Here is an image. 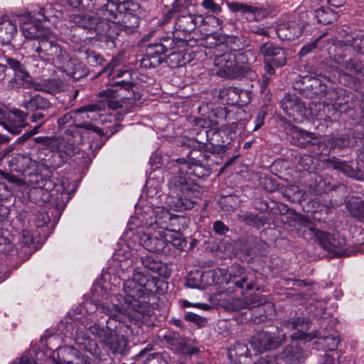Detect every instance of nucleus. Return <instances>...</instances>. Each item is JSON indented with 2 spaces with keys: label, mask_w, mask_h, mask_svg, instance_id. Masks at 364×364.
<instances>
[{
  "label": "nucleus",
  "mask_w": 364,
  "mask_h": 364,
  "mask_svg": "<svg viewBox=\"0 0 364 364\" xmlns=\"http://www.w3.org/2000/svg\"><path fill=\"white\" fill-rule=\"evenodd\" d=\"M324 35L325 34H323L322 36L314 40L313 42L304 46L299 52V55L301 56H305L308 55L309 53H311L314 49H315L317 47L318 42L324 36Z\"/></svg>",
  "instance_id": "obj_53"
},
{
  "label": "nucleus",
  "mask_w": 364,
  "mask_h": 364,
  "mask_svg": "<svg viewBox=\"0 0 364 364\" xmlns=\"http://www.w3.org/2000/svg\"><path fill=\"white\" fill-rule=\"evenodd\" d=\"M28 117V112L14 108L9 111L3 127L11 133L18 134L27 125L26 120Z\"/></svg>",
  "instance_id": "obj_18"
},
{
  "label": "nucleus",
  "mask_w": 364,
  "mask_h": 364,
  "mask_svg": "<svg viewBox=\"0 0 364 364\" xmlns=\"http://www.w3.org/2000/svg\"><path fill=\"white\" fill-rule=\"evenodd\" d=\"M173 217H181L183 218L184 220L183 221H179V220H177L176 222H174V224L173 225H169V228L170 229H172L174 231H178V232H181V227L183 228V227H186L187 226V224H186V218L183 216V215H173Z\"/></svg>",
  "instance_id": "obj_60"
},
{
  "label": "nucleus",
  "mask_w": 364,
  "mask_h": 364,
  "mask_svg": "<svg viewBox=\"0 0 364 364\" xmlns=\"http://www.w3.org/2000/svg\"><path fill=\"white\" fill-rule=\"evenodd\" d=\"M17 32L16 25L11 19L0 17V43L9 44Z\"/></svg>",
  "instance_id": "obj_32"
},
{
  "label": "nucleus",
  "mask_w": 364,
  "mask_h": 364,
  "mask_svg": "<svg viewBox=\"0 0 364 364\" xmlns=\"http://www.w3.org/2000/svg\"><path fill=\"white\" fill-rule=\"evenodd\" d=\"M79 352L75 348L64 346L57 349V360L59 364H72Z\"/></svg>",
  "instance_id": "obj_35"
},
{
  "label": "nucleus",
  "mask_w": 364,
  "mask_h": 364,
  "mask_svg": "<svg viewBox=\"0 0 364 364\" xmlns=\"http://www.w3.org/2000/svg\"><path fill=\"white\" fill-rule=\"evenodd\" d=\"M0 176L1 179H5L11 184L17 186H21L24 184V181L22 178L10 173L9 172L0 170Z\"/></svg>",
  "instance_id": "obj_51"
},
{
  "label": "nucleus",
  "mask_w": 364,
  "mask_h": 364,
  "mask_svg": "<svg viewBox=\"0 0 364 364\" xmlns=\"http://www.w3.org/2000/svg\"><path fill=\"white\" fill-rule=\"evenodd\" d=\"M325 346L327 350L333 351L337 349L340 339L337 336H328L324 337Z\"/></svg>",
  "instance_id": "obj_52"
},
{
  "label": "nucleus",
  "mask_w": 364,
  "mask_h": 364,
  "mask_svg": "<svg viewBox=\"0 0 364 364\" xmlns=\"http://www.w3.org/2000/svg\"><path fill=\"white\" fill-rule=\"evenodd\" d=\"M227 5L232 12H240L242 14H246L247 15V18L252 20L256 19L257 16L262 12V9L257 6H252L237 1L229 2Z\"/></svg>",
  "instance_id": "obj_34"
},
{
  "label": "nucleus",
  "mask_w": 364,
  "mask_h": 364,
  "mask_svg": "<svg viewBox=\"0 0 364 364\" xmlns=\"http://www.w3.org/2000/svg\"><path fill=\"white\" fill-rule=\"evenodd\" d=\"M82 54L83 59L93 67L101 65L104 61L103 57L100 53L92 50H85Z\"/></svg>",
  "instance_id": "obj_43"
},
{
  "label": "nucleus",
  "mask_w": 364,
  "mask_h": 364,
  "mask_svg": "<svg viewBox=\"0 0 364 364\" xmlns=\"http://www.w3.org/2000/svg\"><path fill=\"white\" fill-rule=\"evenodd\" d=\"M214 231L219 235H225L228 232V227L225 225L223 222L217 220L213 224Z\"/></svg>",
  "instance_id": "obj_56"
},
{
  "label": "nucleus",
  "mask_w": 364,
  "mask_h": 364,
  "mask_svg": "<svg viewBox=\"0 0 364 364\" xmlns=\"http://www.w3.org/2000/svg\"><path fill=\"white\" fill-rule=\"evenodd\" d=\"M259 53L264 62H272L276 67H282L287 63V51L275 43L267 41L259 48Z\"/></svg>",
  "instance_id": "obj_16"
},
{
  "label": "nucleus",
  "mask_w": 364,
  "mask_h": 364,
  "mask_svg": "<svg viewBox=\"0 0 364 364\" xmlns=\"http://www.w3.org/2000/svg\"><path fill=\"white\" fill-rule=\"evenodd\" d=\"M346 207L352 217L358 220L364 219V202L363 200H349Z\"/></svg>",
  "instance_id": "obj_41"
},
{
  "label": "nucleus",
  "mask_w": 364,
  "mask_h": 364,
  "mask_svg": "<svg viewBox=\"0 0 364 364\" xmlns=\"http://www.w3.org/2000/svg\"><path fill=\"white\" fill-rule=\"evenodd\" d=\"M281 107L288 116L291 117L294 112L301 111L302 105L295 96L287 95L281 101Z\"/></svg>",
  "instance_id": "obj_36"
},
{
  "label": "nucleus",
  "mask_w": 364,
  "mask_h": 364,
  "mask_svg": "<svg viewBox=\"0 0 364 364\" xmlns=\"http://www.w3.org/2000/svg\"><path fill=\"white\" fill-rule=\"evenodd\" d=\"M214 65L218 67L217 74L222 77L235 78L240 74V68L236 61L235 54L226 52L216 55Z\"/></svg>",
  "instance_id": "obj_13"
},
{
  "label": "nucleus",
  "mask_w": 364,
  "mask_h": 364,
  "mask_svg": "<svg viewBox=\"0 0 364 364\" xmlns=\"http://www.w3.org/2000/svg\"><path fill=\"white\" fill-rule=\"evenodd\" d=\"M159 280L144 273L139 267L133 268L132 277L123 283L124 303L112 306L105 304H95L87 301L85 308L90 312L100 310L109 316L106 327L94 324L90 327L92 334L97 336L105 346L114 354L126 355L129 348L127 336L129 335L141 336L139 342H144L143 329L132 321L144 322L151 314L152 308L149 302V295L158 285Z\"/></svg>",
  "instance_id": "obj_1"
},
{
  "label": "nucleus",
  "mask_w": 364,
  "mask_h": 364,
  "mask_svg": "<svg viewBox=\"0 0 364 364\" xmlns=\"http://www.w3.org/2000/svg\"><path fill=\"white\" fill-rule=\"evenodd\" d=\"M46 153H44L46 157L41 158L39 156V159L43 166L48 169L50 172L62 166L66 161V157L60 151H53L46 149Z\"/></svg>",
  "instance_id": "obj_29"
},
{
  "label": "nucleus",
  "mask_w": 364,
  "mask_h": 364,
  "mask_svg": "<svg viewBox=\"0 0 364 364\" xmlns=\"http://www.w3.org/2000/svg\"><path fill=\"white\" fill-rule=\"evenodd\" d=\"M240 218L246 225L257 229L263 227L267 223V217L262 213H247L241 215Z\"/></svg>",
  "instance_id": "obj_39"
},
{
  "label": "nucleus",
  "mask_w": 364,
  "mask_h": 364,
  "mask_svg": "<svg viewBox=\"0 0 364 364\" xmlns=\"http://www.w3.org/2000/svg\"><path fill=\"white\" fill-rule=\"evenodd\" d=\"M304 359V353L296 342L286 346L281 353L265 358L267 364H300Z\"/></svg>",
  "instance_id": "obj_12"
},
{
  "label": "nucleus",
  "mask_w": 364,
  "mask_h": 364,
  "mask_svg": "<svg viewBox=\"0 0 364 364\" xmlns=\"http://www.w3.org/2000/svg\"><path fill=\"white\" fill-rule=\"evenodd\" d=\"M84 136L83 132L73 128L65 130L63 139L60 142V151L70 156L77 154Z\"/></svg>",
  "instance_id": "obj_17"
},
{
  "label": "nucleus",
  "mask_w": 364,
  "mask_h": 364,
  "mask_svg": "<svg viewBox=\"0 0 364 364\" xmlns=\"http://www.w3.org/2000/svg\"><path fill=\"white\" fill-rule=\"evenodd\" d=\"M50 221V217L46 213L38 212L36 215V225L38 227L44 226L47 225Z\"/></svg>",
  "instance_id": "obj_55"
},
{
  "label": "nucleus",
  "mask_w": 364,
  "mask_h": 364,
  "mask_svg": "<svg viewBox=\"0 0 364 364\" xmlns=\"http://www.w3.org/2000/svg\"><path fill=\"white\" fill-rule=\"evenodd\" d=\"M55 204L56 215L59 217L65 207V203L63 201L62 198H57Z\"/></svg>",
  "instance_id": "obj_61"
},
{
  "label": "nucleus",
  "mask_w": 364,
  "mask_h": 364,
  "mask_svg": "<svg viewBox=\"0 0 364 364\" xmlns=\"http://www.w3.org/2000/svg\"><path fill=\"white\" fill-rule=\"evenodd\" d=\"M126 1L127 0L122 3L118 9V16H122V19L121 22H119V23L117 24L119 31H123L127 33H132L135 31L139 25V18L131 13L123 14L120 11L122 7L125 9Z\"/></svg>",
  "instance_id": "obj_28"
},
{
  "label": "nucleus",
  "mask_w": 364,
  "mask_h": 364,
  "mask_svg": "<svg viewBox=\"0 0 364 364\" xmlns=\"http://www.w3.org/2000/svg\"><path fill=\"white\" fill-rule=\"evenodd\" d=\"M249 350L245 343H236L229 350L228 356L230 359H239L240 364H247V359Z\"/></svg>",
  "instance_id": "obj_37"
},
{
  "label": "nucleus",
  "mask_w": 364,
  "mask_h": 364,
  "mask_svg": "<svg viewBox=\"0 0 364 364\" xmlns=\"http://www.w3.org/2000/svg\"><path fill=\"white\" fill-rule=\"evenodd\" d=\"M324 102H323V110L325 112L326 109H328L330 112L331 109L333 111L336 109L337 108L335 107L337 104L341 105V102H337L339 99L338 92L336 90L331 89L328 90L324 95Z\"/></svg>",
  "instance_id": "obj_42"
},
{
  "label": "nucleus",
  "mask_w": 364,
  "mask_h": 364,
  "mask_svg": "<svg viewBox=\"0 0 364 364\" xmlns=\"http://www.w3.org/2000/svg\"><path fill=\"white\" fill-rule=\"evenodd\" d=\"M304 26V21L295 15L291 19L278 25L277 33L281 40L294 41L301 36Z\"/></svg>",
  "instance_id": "obj_15"
},
{
  "label": "nucleus",
  "mask_w": 364,
  "mask_h": 364,
  "mask_svg": "<svg viewBox=\"0 0 364 364\" xmlns=\"http://www.w3.org/2000/svg\"><path fill=\"white\" fill-rule=\"evenodd\" d=\"M288 126L291 127L290 131L294 143L299 147H306L311 144L312 139H316V134L314 132L305 131L291 124H288Z\"/></svg>",
  "instance_id": "obj_33"
},
{
  "label": "nucleus",
  "mask_w": 364,
  "mask_h": 364,
  "mask_svg": "<svg viewBox=\"0 0 364 364\" xmlns=\"http://www.w3.org/2000/svg\"><path fill=\"white\" fill-rule=\"evenodd\" d=\"M60 89V83L55 80H48L43 84L38 85L36 90L43 91L50 95H55Z\"/></svg>",
  "instance_id": "obj_45"
},
{
  "label": "nucleus",
  "mask_w": 364,
  "mask_h": 364,
  "mask_svg": "<svg viewBox=\"0 0 364 364\" xmlns=\"http://www.w3.org/2000/svg\"><path fill=\"white\" fill-rule=\"evenodd\" d=\"M43 111H38L32 112L33 114L31 116L30 119L32 122H39L40 124H43L46 120L44 119L46 115L43 112Z\"/></svg>",
  "instance_id": "obj_58"
},
{
  "label": "nucleus",
  "mask_w": 364,
  "mask_h": 364,
  "mask_svg": "<svg viewBox=\"0 0 364 364\" xmlns=\"http://www.w3.org/2000/svg\"><path fill=\"white\" fill-rule=\"evenodd\" d=\"M144 364H168L167 358L159 353H150L146 357Z\"/></svg>",
  "instance_id": "obj_49"
},
{
  "label": "nucleus",
  "mask_w": 364,
  "mask_h": 364,
  "mask_svg": "<svg viewBox=\"0 0 364 364\" xmlns=\"http://www.w3.org/2000/svg\"><path fill=\"white\" fill-rule=\"evenodd\" d=\"M73 111L68 112L58 119V127L61 129H70L74 127Z\"/></svg>",
  "instance_id": "obj_47"
},
{
  "label": "nucleus",
  "mask_w": 364,
  "mask_h": 364,
  "mask_svg": "<svg viewBox=\"0 0 364 364\" xmlns=\"http://www.w3.org/2000/svg\"><path fill=\"white\" fill-rule=\"evenodd\" d=\"M97 110H100L98 105H89L73 111L75 117L74 127L73 128L75 130H79L80 132H83V135L95 133L100 136H103L104 132L102 129L93 125L90 122L91 117L89 115V112H94Z\"/></svg>",
  "instance_id": "obj_9"
},
{
  "label": "nucleus",
  "mask_w": 364,
  "mask_h": 364,
  "mask_svg": "<svg viewBox=\"0 0 364 364\" xmlns=\"http://www.w3.org/2000/svg\"><path fill=\"white\" fill-rule=\"evenodd\" d=\"M314 234L320 245L324 250L340 256L345 254L343 247L346 245V239L338 232L330 234L316 230Z\"/></svg>",
  "instance_id": "obj_14"
},
{
  "label": "nucleus",
  "mask_w": 364,
  "mask_h": 364,
  "mask_svg": "<svg viewBox=\"0 0 364 364\" xmlns=\"http://www.w3.org/2000/svg\"><path fill=\"white\" fill-rule=\"evenodd\" d=\"M4 60L5 63V68L9 67L12 69L16 76L21 77L22 80H26L28 77V73L25 70V67L20 60L10 56H4Z\"/></svg>",
  "instance_id": "obj_38"
},
{
  "label": "nucleus",
  "mask_w": 364,
  "mask_h": 364,
  "mask_svg": "<svg viewBox=\"0 0 364 364\" xmlns=\"http://www.w3.org/2000/svg\"><path fill=\"white\" fill-rule=\"evenodd\" d=\"M176 238L173 240L172 246L178 248V249H182L184 246L185 242L182 239V236L181 233H176Z\"/></svg>",
  "instance_id": "obj_63"
},
{
  "label": "nucleus",
  "mask_w": 364,
  "mask_h": 364,
  "mask_svg": "<svg viewBox=\"0 0 364 364\" xmlns=\"http://www.w3.org/2000/svg\"><path fill=\"white\" fill-rule=\"evenodd\" d=\"M176 46V43L171 36L161 37L158 43L148 46L146 56L142 59L141 63L146 68L157 67L164 61L166 53Z\"/></svg>",
  "instance_id": "obj_6"
},
{
  "label": "nucleus",
  "mask_w": 364,
  "mask_h": 364,
  "mask_svg": "<svg viewBox=\"0 0 364 364\" xmlns=\"http://www.w3.org/2000/svg\"><path fill=\"white\" fill-rule=\"evenodd\" d=\"M31 48L41 60L57 68L67 60L68 53L60 44L57 36L50 31L38 41H34Z\"/></svg>",
  "instance_id": "obj_5"
},
{
  "label": "nucleus",
  "mask_w": 364,
  "mask_h": 364,
  "mask_svg": "<svg viewBox=\"0 0 364 364\" xmlns=\"http://www.w3.org/2000/svg\"><path fill=\"white\" fill-rule=\"evenodd\" d=\"M310 328V323L305 318H293L282 323L281 331L278 328L274 331H262L254 336L252 346L259 353L276 348L284 341L286 334L292 331L289 336L294 340L306 339Z\"/></svg>",
  "instance_id": "obj_3"
},
{
  "label": "nucleus",
  "mask_w": 364,
  "mask_h": 364,
  "mask_svg": "<svg viewBox=\"0 0 364 364\" xmlns=\"http://www.w3.org/2000/svg\"><path fill=\"white\" fill-rule=\"evenodd\" d=\"M72 364H90V362L87 356L80 355L79 353L76 357V360H74Z\"/></svg>",
  "instance_id": "obj_64"
},
{
  "label": "nucleus",
  "mask_w": 364,
  "mask_h": 364,
  "mask_svg": "<svg viewBox=\"0 0 364 364\" xmlns=\"http://www.w3.org/2000/svg\"><path fill=\"white\" fill-rule=\"evenodd\" d=\"M336 54L335 55V59L336 63L344 68L345 69L349 70L352 73L360 75L364 78V65L360 62L354 60V59H344L342 56V52H346L345 50H341L338 49L336 47Z\"/></svg>",
  "instance_id": "obj_27"
},
{
  "label": "nucleus",
  "mask_w": 364,
  "mask_h": 364,
  "mask_svg": "<svg viewBox=\"0 0 364 364\" xmlns=\"http://www.w3.org/2000/svg\"><path fill=\"white\" fill-rule=\"evenodd\" d=\"M225 94L229 100H232L233 104L244 102L241 100L242 95H247V92L242 90L236 87H229L226 88L223 92Z\"/></svg>",
  "instance_id": "obj_44"
},
{
  "label": "nucleus",
  "mask_w": 364,
  "mask_h": 364,
  "mask_svg": "<svg viewBox=\"0 0 364 364\" xmlns=\"http://www.w3.org/2000/svg\"><path fill=\"white\" fill-rule=\"evenodd\" d=\"M203 6L213 13L218 14L221 11V7L215 4L213 0H203L202 2Z\"/></svg>",
  "instance_id": "obj_54"
},
{
  "label": "nucleus",
  "mask_w": 364,
  "mask_h": 364,
  "mask_svg": "<svg viewBox=\"0 0 364 364\" xmlns=\"http://www.w3.org/2000/svg\"><path fill=\"white\" fill-rule=\"evenodd\" d=\"M326 163L327 168L338 170L348 177L355 178L358 173L361 171L360 168H354L348 162L336 157L326 160Z\"/></svg>",
  "instance_id": "obj_31"
},
{
  "label": "nucleus",
  "mask_w": 364,
  "mask_h": 364,
  "mask_svg": "<svg viewBox=\"0 0 364 364\" xmlns=\"http://www.w3.org/2000/svg\"><path fill=\"white\" fill-rule=\"evenodd\" d=\"M161 231V237H162L163 241L165 242V252L166 253L170 251V245L173 244V240L176 238V233H180V232L174 231L172 229Z\"/></svg>",
  "instance_id": "obj_48"
},
{
  "label": "nucleus",
  "mask_w": 364,
  "mask_h": 364,
  "mask_svg": "<svg viewBox=\"0 0 364 364\" xmlns=\"http://www.w3.org/2000/svg\"><path fill=\"white\" fill-rule=\"evenodd\" d=\"M261 274H257L255 272H248L242 277H234L232 284L241 289H245L247 290H251L255 289L259 291L261 287Z\"/></svg>",
  "instance_id": "obj_24"
},
{
  "label": "nucleus",
  "mask_w": 364,
  "mask_h": 364,
  "mask_svg": "<svg viewBox=\"0 0 364 364\" xmlns=\"http://www.w3.org/2000/svg\"><path fill=\"white\" fill-rule=\"evenodd\" d=\"M203 21V18L201 16H195L191 13L177 16L172 38L176 45L180 43H186L190 41L191 33L195 31L198 24Z\"/></svg>",
  "instance_id": "obj_8"
},
{
  "label": "nucleus",
  "mask_w": 364,
  "mask_h": 364,
  "mask_svg": "<svg viewBox=\"0 0 364 364\" xmlns=\"http://www.w3.org/2000/svg\"><path fill=\"white\" fill-rule=\"evenodd\" d=\"M314 17L317 19L318 23L323 24H328L332 23L337 18V15L333 11L328 7H320L314 12Z\"/></svg>",
  "instance_id": "obj_40"
},
{
  "label": "nucleus",
  "mask_w": 364,
  "mask_h": 364,
  "mask_svg": "<svg viewBox=\"0 0 364 364\" xmlns=\"http://www.w3.org/2000/svg\"><path fill=\"white\" fill-rule=\"evenodd\" d=\"M154 220L152 224L155 230H166L170 229L169 225H173L177 220L183 221L181 217H173V215L165 208H158L154 210Z\"/></svg>",
  "instance_id": "obj_21"
},
{
  "label": "nucleus",
  "mask_w": 364,
  "mask_h": 364,
  "mask_svg": "<svg viewBox=\"0 0 364 364\" xmlns=\"http://www.w3.org/2000/svg\"><path fill=\"white\" fill-rule=\"evenodd\" d=\"M267 298L260 294H252L243 299H235L233 301V310L238 311L242 309H255L252 314L251 319L257 323L265 321L267 315L262 314L265 311L266 307H271V304H266Z\"/></svg>",
  "instance_id": "obj_7"
},
{
  "label": "nucleus",
  "mask_w": 364,
  "mask_h": 364,
  "mask_svg": "<svg viewBox=\"0 0 364 364\" xmlns=\"http://www.w3.org/2000/svg\"><path fill=\"white\" fill-rule=\"evenodd\" d=\"M189 342L190 341L187 339L185 348L183 350H181V353L188 355H193L198 353V349L193 347H191L189 345Z\"/></svg>",
  "instance_id": "obj_62"
},
{
  "label": "nucleus",
  "mask_w": 364,
  "mask_h": 364,
  "mask_svg": "<svg viewBox=\"0 0 364 364\" xmlns=\"http://www.w3.org/2000/svg\"><path fill=\"white\" fill-rule=\"evenodd\" d=\"M133 86L134 84L132 82L116 81L106 90L100 92L98 96L106 102L109 108L117 109L122 107L124 99L122 90L129 91Z\"/></svg>",
  "instance_id": "obj_10"
},
{
  "label": "nucleus",
  "mask_w": 364,
  "mask_h": 364,
  "mask_svg": "<svg viewBox=\"0 0 364 364\" xmlns=\"http://www.w3.org/2000/svg\"><path fill=\"white\" fill-rule=\"evenodd\" d=\"M48 21L44 10L41 9L40 11L33 17H28L21 24V30L28 39L38 41L44 37L50 31L41 25L43 21Z\"/></svg>",
  "instance_id": "obj_11"
},
{
  "label": "nucleus",
  "mask_w": 364,
  "mask_h": 364,
  "mask_svg": "<svg viewBox=\"0 0 364 364\" xmlns=\"http://www.w3.org/2000/svg\"><path fill=\"white\" fill-rule=\"evenodd\" d=\"M201 274L198 272L196 274H189L186 277V286L190 288H203L200 281Z\"/></svg>",
  "instance_id": "obj_50"
},
{
  "label": "nucleus",
  "mask_w": 364,
  "mask_h": 364,
  "mask_svg": "<svg viewBox=\"0 0 364 364\" xmlns=\"http://www.w3.org/2000/svg\"><path fill=\"white\" fill-rule=\"evenodd\" d=\"M161 341L165 342L168 348L178 353L183 350L186 343L187 338L182 337L178 332L168 331L166 333L160 336Z\"/></svg>",
  "instance_id": "obj_30"
},
{
  "label": "nucleus",
  "mask_w": 364,
  "mask_h": 364,
  "mask_svg": "<svg viewBox=\"0 0 364 364\" xmlns=\"http://www.w3.org/2000/svg\"><path fill=\"white\" fill-rule=\"evenodd\" d=\"M350 139L346 135H341L338 137H331L328 139V144L331 148L344 149L349 146Z\"/></svg>",
  "instance_id": "obj_46"
},
{
  "label": "nucleus",
  "mask_w": 364,
  "mask_h": 364,
  "mask_svg": "<svg viewBox=\"0 0 364 364\" xmlns=\"http://www.w3.org/2000/svg\"><path fill=\"white\" fill-rule=\"evenodd\" d=\"M21 107L29 112L46 111L52 107V103L39 94L31 95L21 103Z\"/></svg>",
  "instance_id": "obj_23"
},
{
  "label": "nucleus",
  "mask_w": 364,
  "mask_h": 364,
  "mask_svg": "<svg viewBox=\"0 0 364 364\" xmlns=\"http://www.w3.org/2000/svg\"><path fill=\"white\" fill-rule=\"evenodd\" d=\"M9 166L12 171L18 173H26L28 176L32 175V172L28 171L31 168L36 166V161L31 159L27 154H14L9 160Z\"/></svg>",
  "instance_id": "obj_20"
},
{
  "label": "nucleus",
  "mask_w": 364,
  "mask_h": 364,
  "mask_svg": "<svg viewBox=\"0 0 364 364\" xmlns=\"http://www.w3.org/2000/svg\"><path fill=\"white\" fill-rule=\"evenodd\" d=\"M125 0H68L73 8H78L95 13L90 14H70L69 21L78 27L95 33L97 40L105 43L108 48L116 46L119 30L115 20L118 9Z\"/></svg>",
  "instance_id": "obj_2"
},
{
  "label": "nucleus",
  "mask_w": 364,
  "mask_h": 364,
  "mask_svg": "<svg viewBox=\"0 0 364 364\" xmlns=\"http://www.w3.org/2000/svg\"><path fill=\"white\" fill-rule=\"evenodd\" d=\"M333 45L341 50L350 52L353 50L357 53L364 54V35L356 37L349 36L345 41H333Z\"/></svg>",
  "instance_id": "obj_26"
},
{
  "label": "nucleus",
  "mask_w": 364,
  "mask_h": 364,
  "mask_svg": "<svg viewBox=\"0 0 364 364\" xmlns=\"http://www.w3.org/2000/svg\"><path fill=\"white\" fill-rule=\"evenodd\" d=\"M185 318L188 321H191L197 324H202L205 322V319L202 316L192 312L186 313Z\"/></svg>",
  "instance_id": "obj_57"
},
{
  "label": "nucleus",
  "mask_w": 364,
  "mask_h": 364,
  "mask_svg": "<svg viewBox=\"0 0 364 364\" xmlns=\"http://www.w3.org/2000/svg\"><path fill=\"white\" fill-rule=\"evenodd\" d=\"M58 68L74 80H79L87 75L85 65L77 60L71 59L68 53L67 60L63 64H60Z\"/></svg>",
  "instance_id": "obj_22"
},
{
  "label": "nucleus",
  "mask_w": 364,
  "mask_h": 364,
  "mask_svg": "<svg viewBox=\"0 0 364 364\" xmlns=\"http://www.w3.org/2000/svg\"><path fill=\"white\" fill-rule=\"evenodd\" d=\"M176 163L180 165L178 168L180 175L173 176L170 178L167 203L180 210H189L194 206V202L191 200L193 191L186 176H199L196 173V169L200 166L197 162H192L183 158L176 159Z\"/></svg>",
  "instance_id": "obj_4"
},
{
  "label": "nucleus",
  "mask_w": 364,
  "mask_h": 364,
  "mask_svg": "<svg viewBox=\"0 0 364 364\" xmlns=\"http://www.w3.org/2000/svg\"><path fill=\"white\" fill-rule=\"evenodd\" d=\"M266 116V112L264 110H260L255 119V126L253 129V131H257L264 124V119Z\"/></svg>",
  "instance_id": "obj_59"
},
{
  "label": "nucleus",
  "mask_w": 364,
  "mask_h": 364,
  "mask_svg": "<svg viewBox=\"0 0 364 364\" xmlns=\"http://www.w3.org/2000/svg\"><path fill=\"white\" fill-rule=\"evenodd\" d=\"M142 266L153 273H156L163 277H168L171 275V269L166 263L156 259L151 256H144L140 258Z\"/></svg>",
  "instance_id": "obj_25"
},
{
  "label": "nucleus",
  "mask_w": 364,
  "mask_h": 364,
  "mask_svg": "<svg viewBox=\"0 0 364 364\" xmlns=\"http://www.w3.org/2000/svg\"><path fill=\"white\" fill-rule=\"evenodd\" d=\"M161 230H155L154 233H143L140 236L141 245L151 252L166 253L165 242L161 237Z\"/></svg>",
  "instance_id": "obj_19"
}]
</instances>
